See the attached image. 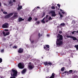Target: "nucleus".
<instances>
[{"label": "nucleus", "mask_w": 78, "mask_h": 78, "mask_svg": "<svg viewBox=\"0 0 78 78\" xmlns=\"http://www.w3.org/2000/svg\"><path fill=\"white\" fill-rule=\"evenodd\" d=\"M57 41H56V44L57 45H62V41H62V38L63 37L62 35L60 34H58V35L57 36Z\"/></svg>", "instance_id": "1"}, {"label": "nucleus", "mask_w": 78, "mask_h": 78, "mask_svg": "<svg viewBox=\"0 0 78 78\" xmlns=\"http://www.w3.org/2000/svg\"><path fill=\"white\" fill-rule=\"evenodd\" d=\"M12 15H13V13H10L5 16V19H8V18H10Z\"/></svg>", "instance_id": "2"}, {"label": "nucleus", "mask_w": 78, "mask_h": 78, "mask_svg": "<svg viewBox=\"0 0 78 78\" xmlns=\"http://www.w3.org/2000/svg\"><path fill=\"white\" fill-rule=\"evenodd\" d=\"M18 66L20 69H23V68H24L23 65L21 62L19 63L18 65Z\"/></svg>", "instance_id": "3"}, {"label": "nucleus", "mask_w": 78, "mask_h": 78, "mask_svg": "<svg viewBox=\"0 0 78 78\" xmlns=\"http://www.w3.org/2000/svg\"><path fill=\"white\" fill-rule=\"evenodd\" d=\"M50 13L52 14L51 15V16L52 17H55V16H56V13L55 12V11L54 10L51 11L50 12Z\"/></svg>", "instance_id": "4"}, {"label": "nucleus", "mask_w": 78, "mask_h": 78, "mask_svg": "<svg viewBox=\"0 0 78 78\" xmlns=\"http://www.w3.org/2000/svg\"><path fill=\"white\" fill-rule=\"evenodd\" d=\"M49 48V45L48 44H46V46H44V50H46V51H48L50 49H48Z\"/></svg>", "instance_id": "5"}, {"label": "nucleus", "mask_w": 78, "mask_h": 78, "mask_svg": "<svg viewBox=\"0 0 78 78\" xmlns=\"http://www.w3.org/2000/svg\"><path fill=\"white\" fill-rule=\"evenodd\" d=\"M2 27L4 28H8V23H5L4 24L2 25Z\"/></svg>", "instance_id": "6"}, {"label": "nucleus", "mask_w": 78, "mask_h": 78, "mask_svg": "<svg viewBox=\"0 0 78 78\" xmlns=\"http://www.w3.org/2000/svg\"><path fill=\"white\" fill-rule=\"evenodd\" d=\"M18 52L19 53H23V49H22V48H20L18 51Z\"/></svg>", "instance_id": "7"}, {"label": "nucleus", "mask_w": 78, "mask_h": 78, "mask_svg": "<svg viewBox=\"0 0 78 78\" xmlns=\"http://www.w3.org/2000/svg\"><path fill=\"white\" fill-rule=\"evenodd\" d=\"M14 15L13 16V17L14 19H17V17H18V15H17L18 13H17V12H15L14 13Z\"/></svg>", "instance_id": "8"}, {"label": "nucleus", "mask_w": 78, "mask_h": 78, "mask_svg": "<svg viewBox=\"0 0 78 78\" xmlns=\"http://www.w3.org/2000/svg\"><path fill=\"white\" fill-rule=\"evenodd\" d=\"M33 64H32L31 65H29L28 66L29 69L30 70H32L33 69Z\"/></svg>", "instance_id": "9"}, {"label": "nucleus", "mask_w": 78, "mask_h": 78, "mask_svg": "<svg viewBox=\"0 0 78 78\" xmlns=\"http://www.w3.org/2000/svg\"><path fill=\"white\" fill-rule=\"evenodd\" d=\"M26 72H27V69H24L22 71V74H24V73H25Z\"/></svg>", "instance_id": "10"}, {"label": "nucleus", "mask_w": 78, "mask_h": 78, "mask_svg": "<svg viewBox=\"0 0 78 78\" xmlns=\"http://www.w3.org/2000/svg\"><path fill=\"white\" fill-rule=\"evenodd\" d=\"M72 39H73V41H76V40H77V38H76V37L72 36Z\"/></svg>", "instance_id": "11"}, {"label": "nucleus", "mask_w": 78, "mask_h": 78, "mask_svg": "<svg viewBox=\"0 0 78 78\" xmlns=\"http://www.w3.org/2000/svg\"><path fill=\"white\" fill-rule=\"evenodd\" d=\"M12 72L14 73H17V71L14 69H12Z\"/></svg>", "instance_id": "12"}, {"label": "nucleus", "mask_w": 78, "mask_h": 78, "mask_svg": "<svg viewBox=\"0 0 78 78\" xmlns=\"http://www.w3.org/2000/svg\"><path fill=\"white\" fill-rule=\"evenodd\" d=\"M32 20V18L31 17H30L27 20L28 22H30L31 20Z\"/></svg>", "instance_id": "13"}, {"label": "nucleus", "mask_w": 78, "mask_h": 78, "mask_svg": "<svg viewBox=\"0 0 78 78\" xmlns=\"http://www.w3.org/2000/svg\"><path fill=\"white\" fill-rule=\"evenodd\" d=\"M30 41L31 44H33V43L34 42V40H31V39H30Z\"/></svg>", "instance_id": "14"}, {"label": "nucleus", "mask_w": 78, "mask_h": 78, "mask_svg": "<svg viewBox=\"0 0 78 78\" xmlns=\"http://www.w3.org/2000/svg\"><path fill=\"white\" fill-rule=\"evenodd\" d=\"M22 8V5H20L17 8V10H20V9H21Z\"/></svg>", "instance_id": "15"}, {"label": "nucleus", "mask_w": 78, "mask_h": 78, "mask_svg": "<svg viewBox=\"0 0 78 78\" xmlns=\"http://www.w3.org/2000/svg\"><path fill=\"white\" fill-rule=\"evenodd\" d=\"M66 37L67 38H71L72 37V36H70V35H67L66 36Z\"/></svg>", "instance_id": "16"}, {"label": "nucleus", "mask_w": 78, "mask_h": 78, "mask_svg": "<svg viewBox=\"0 0 78 78\" xmlns=\"http://www.w3.org/2000/svg\"><path fill=\"white\" fill-rule=\"evenodd\" d=\"M44 64L45 66H48V62H44Z\"/></svg>", "instance_id": "17"}, {"label": "nucleus", "mask_w": 78, "mask_h": 78, "mask_svg": "<svg viewBox=\"0 0 78 78\" xmlns=\"http://www.w3.org/2000/svg\"><path fill=\"white\" fill-rule=\"evenodd\" d=\"M60 25L61 26H63V27H64L66 25V24H65V23H62L60 24Z\"/></svg>", "instance_id": "18"}, {"label": "nucleus", "mask_w": 78, "mask_h": 78, "mask_svg": "<svg viewBox=\"0 0 78 78\" xmlns=\"http://www.w3.org/2000/svg\"><path fill=\"white\" fill-rule=\"evenodd\" d=\"M17 73H14L13 74V77H15V76H17Z\"/></svg>", "instance_id": "19"}, {"label": "nucleus", "mask_w": 78, "mask_h": 78, "mask_svg": "<svg viewBox=\"0 0 78 78\" xmlns=\"http://www.w3.org/2000/svg\"><path fill=\"white\" fill-rule=\"evenodd\" d=\"M10 33L9 32H8L7 33H6V34H5V36H8V35H9V34Z\"/></svg>", "instance_id": "20"}, {"label": "nucleus", "mask_w": 78, "mask_h": 78, "mask_svg": "<svg viewBox=\"0 0 78 78\" xmlns=\"http://www.w3.org/2000/svg\"><path fill=\"white\" fill-rule=\"evenodd\" d=\"M12 2L11 1H10L9 2V4L11 5V6H12Z\"/></svg>", "instance_id": "21"}, {"label": "nucleus", "mask_w": 78, "mask_h": 78, "mask_svg": "<svg viewBox=\"0 0 78 78\" xmlns=\"http://www.w3.org/2000/svg\"><path fill=\"white\" fill-rule=\"evenodd\" d=\"M39 9L40 8V7L39 6H37V7H36L34 9V10L35 9Z\"/></svg>", "instance_id": "22"}, {"label": "nucleus", "mask_w": 78, "mask_h": 78, "mask_svg": "<svg viewBox=\"0 0 78 78\" xmlns=\"http://www.w3.org/2000/svg\"><path fill=\"white\" fill-rule=\"evenodd\" d=\"M3 14H8V12H6L5 11H4L3 12Z\"/></svg>", "instance_id": "23"}, {"label": "nucleus", "mask_w": 78, "mask_h": 78, "mask_svg": "<svg viewBox=\"0 0 78 78\" xmlns=\"http://www.w3.org/2000/svg\"><path fill=\"white\" fill-rule=\"evenodd\" d=\"M36 23L38 25H39V23H40V22L38 20V21H37L36 22Z\"/></svg>", "instance_id": "24"}, {"label": "nucleus", "mask_w": 78, "mask_h": 78, "mask_svg": "<svg viewBox=\"0 0 78 78\" xmlns=\"http://www.w3.org/2000/svg\"><path fill=\"white\" fill-rule=\"evenodd\" d=\"M51 76H52L54 78H55V74H54V73H52Z\"/></svg>", "instance_id": "25"}, {"label": "nucleus", "mask_w": 78, "mask_h": 78, "mask_svg": "<svg viewBox=\"0 0 78 78\" xmlns=\"http://www.w3.org/2000/svg\"><path fill=\"white\" fill-rule=\"evenodd\" d=\"M72 71H73V70H70L68 72L69 73H72Z\"/></svg>", "instance_id": "26"}, {"label": "nucleus", "mask_w": 78, "mask_h": 78, "mask_svg": "<svg viewBox=\"0 0 78 78\" xmlns=\"http://www.w3.org/2000/svg\"><path fill=\"white\" fill-rule=\"evenodd\" d=\"M61 71H64V67H63L61 69Z\"/></svg>", "instance_id": "27"}, {"label": "nucleus", "mask_w": 78, "mask_h": 78, "mask_svg": "<svg viewBox=\"0 0 78 78\" xmlns=\"http://www.w3.org/2000/svg\"><path fill=\"white\" fill-rule=\"evenodd\" d=\"M22 19L21 18H20L19 20V22H21V21H22Z\"/></svg>", "instance_id": "28"}, {"label": "nucleus", "mask_w": 78, "mask_h": 78, "mask_svg": "<svg viewBox=\"0 0 78 78\" xmlns=\"http://www.w3.org/2000/svg\"><path fill=\"white\" fill-rule=\"evenodd\" d=\"M48 64H49V65H50L51 66V65H52V63L51 62H49L48 63Z\"/></svg>", "instance_id": "29"}, {"label": "nucleus", "mask_w": 78, "mask_h": 78, "mask_svg": "<svg viewBox=\"0 0 78 78\" xmlns=\"http://www.w3.org/2000/svg\"><path fill=\"white\" fill-rule=\"evenodd\" d=\"M51 9H55V6H53L51 7Z\"/></svg>", "instance_id": "30"}, {"label": "nucleus", "mask_w": 78, "mask_h": 78, "mask_svg": "<svg viewBox=\"0 0 78 78\" xmlns=\"http://www.w3.org/2000/svg\"><path fill=\"white\" fill-rule=\"evenodd\" d=\"M2 34H3L4 36H5V32L4 31H3L2 32Z\"/></svg>", "instance_id": "31"}, {"label": "nucleus", "mask_w": 78, "mask_h": 78, "mask_svg": "<svg viewBox=\"0 0 78 78\" xmlns=\"http://www.w3.org/2000/svg\"><path fill=\"white\" fill-rule=\"evenodd\" d=\"M52 20V18H51V17H50L48 19L49 20Z\"/></svg>", "instance_id": "32"}, {"label": "nucleus", "mask_w": 78, "mask_h": 78, "mask_svg": "<svg viewBox=\"0 0 78 78\" xmlns=\"http://www.w3.org/2000/svg\"><path fill=\"white\" fill-rule=\"evenodd\" d=\"M41 22H42L43 23H45V21H44V20H41Z\"/></svg>", "instance_id": "33"}, {"label": "nucleus", "mask_w": 78, "mask_h": 78, "mask_svg": "<svg viewBox=\"0 0 78 78\" xmlns=\"http://www.w3.org/2000/svg\"><path fill=\"white\" fill-rule=\"evenodd\" d=\"M60 16L61 18H62V17H63V16H62V14H60Z\"/></svg>", "instance_id": "34"}, {"label": "nucleus", "mask_w": 78, "mask_h": 78, "mask_svg": "<svg viewBox=\"0 0 78 78\" xmlns=\"http://www.w3.org/2000/svg\"><path fill=\"white\" fill-rule=\"evenodd\" d=\"M77 77H78V76H77L76 75V76H74L73 77V78H77Z\"/></svg>", "instance_id": "35"}, {"label": "nucleus", "mask_w": 78, "mask_h": 78, "mask_svg": "<svg viewBox=\"0 0 78 78\" xmlns=\"http://www.w3.org/2000/svg\"><path fill=\"white\" fill-rule=\"evenodd\" d=\"M2 62V59L1 58H0V63Z\"/></svg>", "instance_id": "36"}, {"label": "nucleus", "mask_w": 78, "mask_h": 78, "mask_svg": "<svg viewBox=\"0 0 78 78\" xmlns=\"http://www.w3.org/2000/svg\"><path fill=\"white\" fill-rule=\"evenodd\" d=\"M64 73H69V72L68 71H65Z\"/></svg>", "instance_id": "37"}, {"label": "nucleus", "mask_w": 78, "mask_h": 78, "mask_svg": "<svg viewBox=\"0 0 78 78\" xmlns=\"http://www.w3.org/2000/svg\"><path fill=\"white\" fill-rule=\"evenodd\" d=\"M1 52H2V53H3V52H4V49L2 50L1 51Z\"/></svg>", "instance_id": "38"}, {"label": "nucleus", "mask_w": 78, "mask_h": 78, "mask_svg": "<svg viewBox=\"0 0 78 78\" xmlns=\"http://www.w3.org/2000/svg\"><path fill=\"white\" fill-rule=\"evenodd\" d=\"M34 20L35 21H37V18H36L34 19Z\"/></svg>", "instance_id": "39"}, {"label": "nucleus", "mask_w": 78, "mask_h": 78, "mask_svg": "<svg viewBox=\"0 0 78 78\" xmlns=\"http://www.w3.org/2000/svg\"><path fill=\"white\" fill-rule=\"evenodd\" d=\"M57 6L59 7V8H60V5H59V4H58Z\"/></svg>", "instance_id": "40"}, {"label": "nucleus", "mask_w": 78, "mask_h": 78, "mask_svg": "<svg viewBox=\"0 0 78 78\" xmlns=\"http://www.w3.org/2000/svg\"><path fill=\"white\" fill-rule=\"evenodd\" d=\"M45 13H44L43 14L42 17H44V16H45Z\"/></svg>", "instance_id": "41"}, {"label": "nucleus", "mask_w": 78, "mask_h": 78, "mask_svg": "<svg viewBox=\"0 0 78 78\" xmlns=\"http://www.w3.org/2000/svg\"><path fill=\"white\" fill-rule=\"evenodd\" d=\"M38 36L39 37H40L41 36V34L39 33H38Z\"/></svg>", "instance_id": "42"}, {"label": "nucleus", "mask_w": 78, "mask_h": 78, "mask_svg": "<svg viewBox=\"0 0 78 78\" xmlns=\"http://www.w3.org/2000/svg\"><path fill=\"white\" fill-rule=\"evenodd\" d=\"M62 33V31H59V33H60V34H61Z\"/></svg>", "instance_id": "43"}, {"label": "nucleus", "mask_w": 78, "mask_h": 78, "mask_svg": "<svg viewBox=\"0 0 78 78\" xmlns=\"http://www.w3.org/2000/svg\"><path fill=\"white\" fill-rule=\"evenodd\" d=\"M4 31H8V29H5V30H4Z\"/></svg>", "instance_id": "44"}, {"label": "nucleus", "mask_w": 78, "mask_h": 78, "mask_svg": "<svg viewBox=\"0 0 78 78\" xmlns=\"http://www.w3.org/2000/svg\"><path fill=\"white\" fill-rule=\"evenodd\" d=\"M14 48H17V46H15Z\"/></svg>", "instance_id": "45"}, {"label": "nucleus", "mask_w": 78, "mask_h": 78, "mask_svg": "<svg viewBox=\"0 0 78 78\" xmlns=\"http://www.w3.org/2000/svg\"><path fill=\"white\" fill-rule=\"evenodd\" d=\"M75 32V31H73L72 32V34H74V32Z\"/></svg>", "instance_id": "46"}, {"label": "nucleus", "mask_w": 78, "mask_h": 78, "mask_svg": "<svg viewBox=\"0 0 78 78\" xmlns=\"http://www.w3.org/2000/svg\"><path fill=\"white\" fill-rule=\"evenodd\" d=\"M62 14H65V12H62Z\"/></svg>", "instance_id": "47"}, {"label": "nucleus", "mask_w": 78, "mask_h": 78, "mask_svg": "<svg viewBox=\"0 0 78 78\" xmlns=\"http://www.w3.org/2000/svg\"><path fill=\"white\" fill-rule=\"evenodd\" d=\"M49 78H54V77L51 76Z\"/></svg>", "instance_id": "48"}, {"label": "nucleus", "mask_w": 78, "mask_h": 78, "mask_svg": "<svg viewBox=\"0 0 78 78\" xmlns=\"http://www.w3.org/2000/svg\"><path fill=\"white\" fill-rule=\"evenodd\" d=\"M13 2H16V0H13Z\"/></svg>", "instance_id": "49"}, {"label": "nucleus", "mask_w": 78, "mask_h": 78, "mask_svg": "<svg viewBox=\"0 0 78 78\" xmlns=\"http://www.w3.org/2000/svg\"><path fill=\"white\" fill-rule=\"evenodd\" d=\"M60 11H63V10L62 9H60Z\"/></svg>", "instance_id": "50"}, {"label": "nucleus", "mask_w": 78, "mask_h": 78, "mask_svg": "<svg viewBox=\"0 0 78 78\" xmlns=\"http://www.w3.org/2000/svg\"><path fill=\"white\" fill-rule=\"evenodd\" d=\"M29 64H30V65H31V62H30L29 63Z\"/></svg>", "instance_id": "51"}, {"label": "nucleus", "mask_w": 78, "mask_h": 78, "mask_svg": "<svg viewBox=\"0 0 78 78\" xmlns=\"http://www.w3.org/2000/svg\"><path fill=\"white\" fill-rule=\"evenodd\" d=\"M23 20H24V19H23L22 18V21H23Z\"/></svg>", "instance_id": "52"}, {"label": "nucleus", "mask_w": 78, "mask_h": 78, "mask_svg": "<svg viewBox=\"0 0 78 78\" xmlns=\"http://www.w3.org/2000/svg\"><path fill=\"white\" fill-rule=\"evenodd\" d=\"M1 5H2V3L0 2V7L1 6Z\"/></svg>", "instance_id": "53"}, {"label": "nucleus", "mask_w": 78, "mask_h": 78, "mask_svg": "<svg viewBox=\"0 0 78 78\" xmlns=\"http://www.w3.org/2000/svg\"><path fill=\"white\" fill-rule=\"evenodd\" d=\"M10 78H16V77H10Z\"/></svg>", "instance_id": "54"}, {"label": "nucleus", "mask_w": 78, "mask_h": 78, "mask_svg": "<svg viewBox=\"0 0 78 78\" xmlns=\"http://www.w3.org/2000/svg\"><path fill=\"white\" fill-rule=\"evenodd\" d=\"M48 17V15H47L46 16V19H47Z\"/></svg>", "instance_id": "55"}, {"label": "nucleus", "mask_w": 78, "mask_h": 78, "mask_svg": "<svg viewBox=\"0 0 78 78\" xmlns=\"http://www.w3.org/2000/svg\"><path fill=\"white\" fill-rule=\"evenodd\" d=\"M1 11H2V12L3 11V9H1Z\"/></svg>", "instance_id": "56"}, {"label": "nucleus", "mask_w": 78, "mask_h": 78, "mask_svg": "<svg viewBox=\"0 0 78 78\" xmlns=\"http://www.w3.org/2000/svg\"><path fill=\"white\" fill-rule=\"evenodd\" d=\"M46 18V17H44L43 19H45Z\"/></svg>", "instance_id": "57"}, {"label": "nucleus", "mask_w": 78, "mask_h": 78, "mask_svg": "<svg viewBox=\"0 0 78 78\" xmlns=\"http://www.w3.org/2000/svg\"><path fill=\"white\" fill-rule=\"evenodd\" d=\"M48 20L46 21V22H48Z\"/></svg>", "instance_id": "58"}, {"label": "nucleus", "mask_w": 78, "mask_h": 78, "mask_svg": "<svg viewBox=\"0 0 78 78\" xmlns=\"http://www.w3.org/2000/svg\"><path fill=\"white\" fill-rule=\"evenodd\" d=\"M45 20V19L44 18H43L42 20Z\"/></svg>", "instance_id": "59"}, {"label": "nucleus", "mask_w": 78, "mask_h": 78, "mask_svg": "<svg viewBox=\"0 0 78 78\" xmlns=\"http://www.w3.org/2000/svg\"><path fill=\"white\" fill-rule=\"evenodd\" d=\"M76 33H78V30H77V31H76Z\"/></svg>", "instance_id": "60"}, {"label": "nucleus", "mask_w": 78, "mask_h": 78, "mask_svg": "<svg viewBox=\"0 0 78 78\" xmlns=\"http://www.w3.org/2000/svg\"><path fill=\"white\" fill-rule=\"evenodd\" d=\"M47 36H49V34H48V35H47Z\"/></svg>", "instance_id": "61"}, {"label": "nucleus", "mask_w": 78, "mask_h": 78, "mask_svg": "<svg viewBox=\"0 0 78 78\" xmlns=\"http://www.w3.org/2000/svg\"><path fill=\"white\" fill-rule=\"evenodd\" d=\"M37 41L36 42V41L35 42V43H37Z\"/></svg>", "instance_id": "62"}, {"label": "nucleus", "mask_w": 78, "mask_h": 78, "mask_svg": "<svg viewBox=\"0 0 78 78\" xmlns=\"http://www.w3.org/2000/svg\"><path fill=\"white\" fill-rule=\"evenodd\" d=\"M58 8V7L56 6V8Z\"/></svg>", "instance_id": "63"}, {"label": "nucleus", "mask_w": 78, "mask_h": 78, "mask_svg": "<svg viewBox=\"0 0 78 78\" xmlns=\"http://www.w3.org/2000/svg\"><path fill=\"white\" fill-rule=\"evenodd\" d=\"M11 75H12V74H11Z\"/></svg>", "instance_id": "64"}]
</instances>
